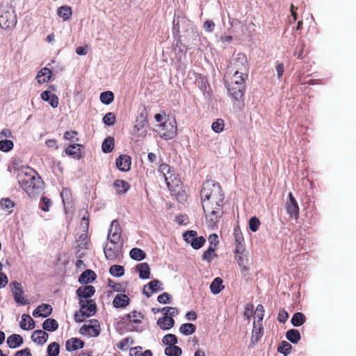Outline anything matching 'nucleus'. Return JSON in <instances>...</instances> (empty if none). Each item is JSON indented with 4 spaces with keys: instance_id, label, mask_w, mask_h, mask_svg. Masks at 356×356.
Instances as JSON below:
<instances>
[{
    "instance_id": "obj_1",
    "label": "nucleus",
    "mask_w": 356,
    "mask_h": 356,
    "mask_svg": "<svg viewBox=\"0 0 356 356\" xmlns=\"http://www.w3.org/2000/svg\"><path fill=\"white\" fill-rule=\"evenodd\" d=\"M200 196L207 223L208 226L213 227L223 214L225 195L222 188L217 181L208 180L202 185Z\"/></svg>"
},
{
    "instance_id": "obj_2",
    "label": "nucleus",
    "mask_w": 356,
    "mask_h": 356,
    "mask_svg": "<svg viewBox=\"0 0 356 356\" xmlns=\"http://www.w3.org/2000/svg\"><path fill=\"white\" fill-rule=\"evenodd\" d=\"M19 184L29 197H34L38 191L41 184V178L32 168H28L26 171L18 175Z\"/></svg>"
},
{
    "instance_id": "obj_3",
    "label": "nucleus",
    "mask_w": 356,
    "mask_h": 356,
    "mask_svg": "<svg viewBox=\"0 0 356 356\" xmlns=\"http://www.w3.org/2000/svg\"><path fill=\"white\" fill-rule=\"evenodd\" d=\"M247 78L248 76L234 74L227 82V88L234 101H238L243 97Z\"/></svg>"
},
{
    "instance_id": "obj_4",
    "label": "nucleus",
    "mask_w": 356,
    "mask_h": 356,
    "mask_svg": "<svg viewBox=\"0 0 356 356\" xmlns=\"http://www.w3.org/2000/svg\"><path fill=\"white\" fill-rule=\"evenodd\" d=\"M17 24L15 11L9 8H0V26L5 30L13 29Z\"/></svg>"
},
{
    "instance_id": "obj_5",
    "label": "nucleus",
    "mask_w": 356,
    "mask_h": 356,
    "mask_svg": "<svg viewBox=\"0 0 356 356\" xmlns=\"http://www.w3.org/2000/svg\"><path fill=\"white\" fill-rule=\"evenodd\" d=\"M159 136L165 140L174 138L177 134V127L176 120L165 121L158 125L156 130Z\"/></svg>"
},
{
    "instance_id": "obj_6",
    "label": "nucleus",
    "mask_w": 356,
    "mask_h": 356,
    "mask_svg": "<svg viewBox=\"0 0 356 356\" xmlns=\"http://www.w3.org/2000/svg\"><path fill=\"white\" fill-rule=\"evenodd\" d=\"M232 70L234 74L248 76L249 65L247 57L244 54L239 53L236 55L233 61Z\"/></svg>"
},
{
    "instance_id": "obj_7",
    "label": "nucleus",
    "mask_w": 356,
    "mask_h": 356,
    "mask_svg": "<svg viewBox=\"0 0 356 356\" xmlns=\"http://www.w3.org/2000/svg\"><path fill=\"white\" fill-rule=\"evenodd\" d=\"M122 242L108 241L104 248L105 257L108 260L114 261L121 253Z\"/></svg>"
},
{
    "instance_id": "obj_8",
    "label": "nucleus",
    "mask_w": 356,
    "mask_h": 356,
    "mask_svg": "<svg viewBox=\"0 0 356 356\" xmlns=\"http://www.w3.org/2000/svg\"><path fill=\"white\" fill-rule=\"evenodd\" d=\"M89 323V324H85L80 328V334L90 337L99 336L101 330L99 321L96 319H91Z\"/></svg>"
},
{
    "instance_id": "obj_9",
    "label": "nucleus",
    "mask_w": 356,
    "mask_h": 356,
    "mask_svg": "<svg viewBox=\"0 0 356 356\" xmlns=\"http://www.w3.org/2000/svg\"><path fill=\"white\" fill-rule=\"evenodd\" d=\"M184 239L191 245L194 249H199L202 248L206 240L203 236H197L195 231L189 230L186 232L183 235Z\"/></svg>"
},
{
    "instance_id": "obj_10",
    "label": "nucleus",
    "mask_w": 356,
    "mask_h": 356,
    "mask_svg": "<svg viewBox=\"0 0 356 356\" xmlns=\"http://www.w3.org/2000/svg\"><path fill=\"white\" fill-rule=\"evenodd\" d=\"M10 286L14 300L17 303L21 305H26L29 303V300L24 297V291L21 283L14 281L10 283Z\"/></svg>"
},
{
    "instance_id": "obj_11",
    "label": "nucleus",
    "mask_w": 356,
    "mask_h": 356,
    "mask_svg": "<svg viewBox=\"0 0 356 356\" xmlns=\"http://www.w3.org/2000/svg\"><path fill=\"white\" fill-rule=\"evenodd\" d=\"M107 240L108 241H122V228L118 220H113L111 222V227L108 230Z\"/></svg>"
},
{
    "instance_id": "obj_12",
    "label": "nucleus",
    "mask_w": 356,
    "mask_h": 356,
    "mask_svg": "<svg viewBox=\"0 0 356 356\" xmlns=\"http://www.w3.org/2000/svg\"><path fill=\"white\" fill-rule=\"evenodd\" d=\"M286 210L291 218H294L296 220L298 218L299 206L291 192L289 193V200L286 203Z\"/></svg>"
},
{
    "instance_id": "obj_13",
    "label": "nucleus",
    "mask_w": 356,
    "mask_h": 356,
    "mask_svg": "<svg viewBox=\"0 0 356 356\" xmlns=\"http://www.w3.org/2000/svg\"><path fill=\"white\" fill-rule=\"evenodd\" d=\"M80 310L86 317L93 316L97 312V305L94 300L89 299L79 301Z\"/></svg>"
},
{
    "instance_id": "obj_14",
    "label": "nucleus",
    "mask_w": 356,
    "mask_h": 356,
    "mask_svg": "<svg viewBox=\"0 0 356 356\" xmlns=\"http://www.w3.org/2000/svg\"><path fill=\"white\" fill-rule=\"evenodd\" d=\"M163 284L159 280H153L143 287V293L149 298L152 293L163 290Z\"/></svg>"
},
{
    "instance_id": "obj_15",
    "label": "nucleus",
    "mask_w": 356,
    "mask_h": 356,
    "mask_svg": "<svg viewBox=\"0 0 356 356\" xmlns=\"http://www.w3.org/2000/svg\"><path fill=\"white\" fill-rule=\"evenodd\" d=\"M263 334L264 328L262 326V321H254L253 323L250 345L254 346L258 343Z\"/></svg>"
},
{
    "instance_id": "obj_16",
    "label": "nucleus",
    "mask_w": 356,
    "mask_h": 356,
    "mask_svg": "<svg viewBox=\"0 0 356 356\" xmlns=\"http://www.w3.org/2000/svg\"><path fill=\"white\" fill-rule=\"evenodd\" d=\"M95 293V289L92 285H86L83 286L79 287L76 293L79 297V300H85L84 299H88L91 298Z\"/></svg>"
},
{
    "instance_id": "obj_17",
    "label": "nucleus",
    "mask_w": 356,
    "mask_h": 356,
    "mask_svg": "<svg viewBox=\"0 0 356 356\" xmlns=\"http://www.w3.org/2000/svg\"><path fill=\"white\" fill-rule=\"evenodd\" d=\"M116 166L117 168L122 172H127L130 170L131 164V156L127 154L120 155L119 157L116 159Z\"/></svg>"
},
{
    "instance_id": "obj_18",
    "label": "nucleus",
    "mask_w": 356,
    "mask_h": 356,
    "mask_svg": "<svg viewBox=\"0 0 356 356\" xmlns=\"http://www.w3.org/2000/svg\"><path fill=\"white\" fill-rule=\"evenodd\" d=\"M81 147H83L82 145L74 143L69 145L65 149V152L68 156H71L76 159H80L83 156V152H81Z\"/></svg>"
},
{
    "instance_id": "obj_19",
    "label": "nucleus",
    "mask_w": 356,
    "mask_h": 356,
    "mask_svg": "<svg viewBox=\"0 0 356 356\" xmlns=\"http://www.w3.org/2000/svg\"><path fill=\"white\" fill-rule=\"evenodd\" d=\"M168 188L171 191H175L177 188L181 184V179L177 175L171 173L169 175H165V178Z\"/></svg>"
},
{
    "instance_id": "obj_20",
    "label": "nucleus",
    "mask_w": 356,
    "mask_h": 356,
    "mask_svg": "<svg viewBox=\"0 0 356 356\" xmlns=\"http://www.w3.org/2000/svg\"><path fill=\"white\" fill-rule=\"evenodd\" d=\"M51 312L52 307L50 305L42 304L34 309L33 316L35 318L39 316L47 317L51 314Z\"/></svg>"
},
{
    "instance_id": "obj_21",
    "label": "nucleus",
    "mask_w": 356,
    "mask_h": 356,
    "mask_svg": "<svg viewBox=\"0 0 356 356\" xmlns=\"http://www.w3.org/2000/svg\"><path fill=\"white\" fill-rule=\"evenodd\" d=\"M43 101L48 102L53 108H56L59 104V99L57 95L51 93L50 91H43L40 95Z\"/></svg>"
},
{
    "instance_id": "obj_22",
    "label": "nucleus",
    "mask_w": 356,
    "mask_h": 356,
    "mask_svg": "<svg viewBox=\"0 0 356 356\" xmlns=\"http://www.w3.org/2000/svg\"><path fill=\"white\" fill-rule=\"evenodd\" d=\"M84 341L78 338H71L66 341L65 347L67 351L72 352L83 348Z\"/></svg>"
},
{
    "instance_id": "obj_23",
    "label": "nucleus",
    "mask_w": 356,
    "mask_h": 356,
    "mask_svg": "<svg viewBox=\"0 0 356 356\" xmlns=\"http://www.w3.org/2000/svg\"><path fill=\"white\" fill-rule=\"evenodd\" d=\"M113 187L118 195H123L129 190L130 184L127 181L116 179L113 182Z\"/></svg>"
},
{
    "instance_id": "obj_24",
    "label": "nucleus",
    "mask_w": 356,
    "mask_h": 356,
    "mask_svg": "<svg viewBox=\"0 0 356 356\" xmlns=\"http://www.w3.org/2000/svg\"><path fill=\"white\" fill-rule=\"evenodd\" d=\"M175 320L171 316H164L157 320V325L163 330H168L175 325Z\"/></svg>"
},
{
    "instance_id": "obj_25",
    "label": "nucleus",
    "mask_w": 356,
    "mask_h": 356,
    "mask_svg": "<svg viewBox=\"0 0 356 356\" xmlns=\"http://www.w3.org/2000/svg\"><path fill=\"white\" fill-rule=\"evenodd\" d=\"M234 238L236 242L235 253H243L244 252L245 248L243 246V236L241 232L238 229H234Z\"/></svg>"
},
{
    "instance_id": "obj_26",
    "label": "nucleus",
    "mask_w": 356,
    "mask_h": 356,
    "mask_svg": "<svg viewBox=\"0 0 356 356\" xmlns=\"http://www.w3.org/2000/svg\"><path fill=\"white\" fill-rule=\"evenodd\" d=\"M52 75V72L48 67L42 68L36 76L37 81L39 83H44L48 82Z\"/></svg>"
},
{
    "instance_id": "obj_27",
    "label": "nucleus",
    "mask_w": 356,
    "mask_h": 356,
    "mask_svg": "<svg viewBox=\"0 0 356 356\" xmlns=\"http://www.w3.org/2000/svg\"><path fill=\"white\" fill-rule=\"evenodd\" d=\"M48 334L42 330H35L31 336L32 340L38 344H44L48 339Z\"/></svg>"
},
{
    "instance_id": "obj_28",
    "label": "nucleus",
    "mask_w": 356,
    "mask_h": 356,
    "mask_svg": "<svg viewBox=\"0 0 356 356\" xmlns=\"http://www.w3.org/2000/svg\"><path fill=\"white\" fill-rule=\"evenodd\" d=\"M129 298L125 294H118L113 301V307L115 308H124L129 303Z\"/></svg>"
},
{
    "instance_id": "obj_29",
    "label": "nucleus",
    "mask_w": 356,
    "mask_h": 356,
    "mask_svg": "<svg viewBox=\"0 0 356 356\" xmlns=\"http://www.w3.org/2000/svg\"><path fill=\"white\" fill-rule=\"evenodd\" d=\"M97 277L95 273L90 269L86 270L79 277V282L81 284L93 282Z\"/></svg>"
},
{
    "instance_id": "obj_30",
    "label": "nucleus",
    "mask_w": 356,
    "mask_h": 356,
    "mask_svg": "<svg viewBox=\"0 0 356 356\" xmlns=\"http://www.w3.org/2000/svg\"><path fill=\"white\" fill-rule=\"evenodd\" d=\"M144 316L141 312L137 311H133L130 314H126L122 320L124 321H129L132 323H140L143 319Z\"/></svg>"
},
{
    "instance_id": "obj_31",
    "label": "nucleus",
    "mask_w": 356,
    "mask_h": 356,
    "mask_svg": "<svg viewBox=\"0 0 356 356\" xmlns=\"http://www.w3.org/2000/svg\"><path fill=\"white\" fill-rule=\"evenodd\" d=\"M194 79H195V84L197 85V86L202 91L206 90L207 86V79L205 76L202 75V74L197 73L193 72L192 73Z\"/></svg>"
},
{
    "instance_id": "obj_32",
    "label": "nucleus",
    "mask_w": 356,
    "mask_h": 356,
    "mask_svg": "<svg viewBox=\"0 0 356 356\" xmlns=\"http://www.w3.org/2000/svg\"><path fill=\"white\" fill-rule=\"evenodd\" d=\"M20 327L25 330H33L35 327V321L29 314H23L20 321Z\"/></svg>"
},
{
    "instance_id": "obj_33",
    "label": "nucleus",
    "mask_w": 356,
    "mask_h": 356,
    "mask_svg": "<svg viewBox=\"0 0 356 356\" xmlns=\"http://www.w3.org/2000/svg\"><path fill=\"white\" fill-rule=\"evenodd\" d=\"M6 342L9 348H16L23 343V339L19 334H13L7 338Z\"/></svg>"
},
{
    "instance_id": "obj_34",
    "label": "nucleus",
    "mask_w": 356,
    "mask_h": 356,
    "mask_svg": "<svg viewBox=\"0 0 356 356\" xmlns=\"http://www.w3.org/2000/svg\"><path fill=\"white\" fill-rule=\"evenodd\" d=\"M136 271L141 279H148L150 275V268L147 263H141L136 266Z\"/></svg>"
},
{
    "instance_id": "obj_35",
    "label": "nucleus",
    "mask_w": 356,
    "mask_h": 356,
    "mask_svg": "<svg viewBox=\"0 0 356 356\" xmlns=\"http://www.w3.org/2000/svg\"><path fill=\"white\" fill-rule=\"evenodd\" d=\"M222 280L220 277H216L213 280L210 285L211 291L213 294L219 293L223 289Z\"/></svg>"
},
{
    "instance_id": "obj_36",
    "label": "nucleus",
    "mask_w": 356,
    "mask_h": 356,
    "mask_svg": "<svg viewBox=\"0 0 356 356\" xmlns=\"http://www.w3.org/2000/svg\"><path fill=\"white\" fill-rule=\"evenodd\" d=\"M305 321L306 317L301 312L295 313L291 319V324L295 327H298L303 325Z\"/></svg>"
},
{
    "instance_id": "obj_37",
    "label": "nucleus",
    "mask_w": 356,
    "mask_h": 356,
    "mask_svg": "<svg viewBox=\"0 0 356 356\" xmlns=\"http://www.w3.org/2000/svg\"><path fill=\"white\" fill-rule=\"evenodd\" d=\"M42 327L48 332H53L58 329V323L53 318H47L42 323Z\"/></svg>"
},
{
    "instance_id": "obj_38",
    "label": "nucleus",
    "mask_w": 356,
    "mask_h": 356,
    "mask_svg": "<svg viewBox=\"0 0 356 356\" xmlns=\"http://www.w3.org/2000/svg\"><path fill=\"white\" fill-rule=\"evenodd\" d=\"M286 339L293 343H297L300 339V333L298 330L291 329L286 333Z\"/></svg>"
},
{
    "instance_id": "obj_39",
    "label": "nucleus",
    "mask_w": 356,
    "mask_h": 356,
    "mask_svg": "<svg viewBox=\"0 0 356 356\" xmlns=\"http://www.w3.org/2000/svg\"><path fill=\"white\" fill-rule=\"evenodd\" d=\"M114 148V138L108 136L104 139L102 145V151L104 153H110Z\"/></svg>"
},
{
    "instance_id": "obj_40",
    "label": "nucleus",
    "mask_w": 356,
    "mask_h": 356,
    "mask_svg": "<svg viewBox=\"0 0 356 356\" xmlns=\"http://www.w3.org/2000/svg\"><path fill=\"white\" fill-rule=\"evenodd\" d=\"M236 259L241 268V272H245L248 270L246 266L248 264V257L243 253H236Z\"/></svg>"
},
{
    "instance_id": "obj_41",
    "label": "nucleus",
    "mask_w": 356,
    "mask_h": 356,
    "mask_svg": "<svg viewBox=\"0 0 356 356\" xmlns=\"http://www.w3.org/2000/svg\"><path fill=\"white\" fill-rule=\"evenodd\" d=\"M77 248L79 249H88L90 239L88 238L87 232L81 234L77 239Z\"/></svg>"
},
{
    "instance_id": "obj_42",
    "label": "nucleus",
    "mask_w": 356,
    "mask_h": 356,
    "mask_svg": "<svg viewBox=\"0 0 356 356\" xmlns=\"http://www.w3.org/2000/svg\"><path fill=\"white\" fill-rule=\"evenodd\" d=\"M196 330V326L192 323H184L179 327V331L184 335L193 334Z\"/></svg>"
},
{
    "instance_id": "obj_43",
    "label": "nucleus",
    "mask_w": 356,
    "mask_h": 356,
    "mask_svg": "<svg viewBox=\"0 0 356 356\" xmlns=\"http://www.w3.org/2000/svg\"><path fill=\"white\" fill-rule=\"evenodd\" d=\"M130 257L136 261H141L145 258V252L138 248H132L130 251Z\"/></svg>"
},
{
    "instance_id": "obj_44",
    "label": "nucleus",
    "mask_w": 356,
    "mask_h": 356,
    "mask_svg": "<svg viewBox=\"0 0 356 356\" xmlns=\"http://www.w3.org/2000/svg\"><path fill=\"white\" fill-rule=\"evenodd\" d=\"M165 354L168 356H181L182 350L179 346L175 345L167 346L165 348Z\"/></svg>"
},
{
    "instance_id": "obj_45",
    "label": "nucleus",
    "mask_w": 356,
    "mask_h": 356,
    "mask_svg": "<svg viewBox=\"0 0 356 356\" xmlns=\"http://www.w3.org/2000/svg\"><path fill=\"white\" fill-rule=\"evenodd\" d=\"M100 100L104 104H110L114 100V94L111 91H104L100 94Z\"/></svg>"
},
{
    "instance_id": "obj_46",
    "label": "nucleus",
    "mask_w": 356,
    "mask_h": 356,
    "mask_svg": "<svg viewBox=\"0 0 356 356\" xmlns=\"http://www.w3.org/2000/svg\"><path fill=\"white\" fill-rule=\"evenodd\" d=\"M291 344L286 341H282L277 347V351L283 354L284 356H287L291 353Z\"/></svg>"
},
{
    "instance_id": "obj_47",
    "label": "nucleus",
    "mask_w": 356,
    "mask_h": 356,
    "mask_svg": "<svg viewBox=\"0 0 356 356\" xmlns=\"http://www.w3.org/2000/svg\"><path fill=\"white\" fill-rule=\"evenodd\" d=\"M58 15L64 21L68 20L72 15V9L69 6H61L58 10Z\"/></svg>"
},
{
    "instance_id": "obj_48",
    "label": "nucleus",
    "mask_w": 356,
    "mask_h": 356,
    "mask_svg": "<svg viewBox=\"0 0 356 356\" xmlns=\"http://www.w3.org/2000/svg\"><path fill=\"white\" fill-rule=\"evenodd\" d=\"M60 353V346L57 342L51 343L47 347L48 356H58Z\"/></svg>"
},
{
    "instance_id": "obj_49",
    "label": "nucleus",
    "mask_w": 356,
    "mask_h": 356,
    "mask_svg": "<svg viewBox=\"0 0 356 356\" xmlns=\"http://www.w3.org/2000/svg\"><path fill=\"white\" fill-rule=\"evenodd\" d=\"M109 273L115 277H121L124 273V268L120 265H113L110 267Z\"/></svg>"
},
{
    "instance_id": "obj_50",
    "label": "nucleus",
    "mask_w": 356,
    "mask_h": 356,
    "mask_svg": "<svg viewBox=\"0 0 356 356\" xmlns=\"http://www.w3.org/2000/svg\"><path fill=\"white\" fill-rule=\"evenodd\" d=\"M162 342L165 345H168V346H171L177 343V338L173 334H168L165 335L162 339Z\"/></svg>"
},
{
    "instance_id": "obj_51",
    "label": "nucleus",
    "mask_w": 356,
    "mask_h": 356,
    "mask_svg": "<svg viewBox=\"0 0 356 356\" xmlns=\"http://www.w3.org/2000/svg\"><path fill=\"white\" fill-rule=\"evenodd\" d=\"M0 207L3 210H8L15 207V203L8 197L2 198L0 200Z\"/></svg>"
},
{
    "instance_id": "obj_52",
    "label": "nucleus",
    "mask_w": 356,
    "mask_h": 356,
    "mask_svg": "<svg viewBox=\"0 0 356 356\" xmlns=\"http://www.w3.org/2000/svg\"><path fill=\"white\" fill-rule=\"evenodd\" d=\"M14 147L13 142L10 140H0V150L2 152H9Z\"/></svg>"
},
{
    "instance_id": "obj_53",
    "label": "nucleus",
    "mask_w": 356,
    "mask_h": 356,
    "mask_svg": "<svg viewBox=\"0 0 356 356\" xmlns=\"http://www.w3.org/2000/svg\"><path fill=\"white\" fill-rule=\"evenodd\" d=\"M212 241H211V245L208 248V249L204 251V254H203V259L208 261H211L214 256H216L215 253H214V251H215V247H213L212 246Z\"/></svg>"
},
{
    "instance_id": "obj_54",
    "label": "nucleus",
    "mask_w": 356,
    "mask_h": 356,
    "mask_svg": "<svg viewBox=\"0 0 356 356\" xmlns=\"http://www.w3.org/2000/svg\"><path fill=\"white\" fill-rule=\"evenodd\" d=\"M115 121V115L111 112L107 113L103 118V122L108 126H113Z\"/></svg>"
},
{
    "instance_id": "obj_55",
    "label": "nucleus",
    "mask_w": 356,
    "mask_h": 356,
    "mask_svg": "<svg viewBox=\"0 0 356 356\" xmlns=\"http://www.w3.org/2000/svg\"><path fill=\"white\" fill-rule=\"evenodd\" d=\"M225 123L223 120L218 119L211 125L212 130L216 133H220L224 129Z\"/></svg>"
},
{
    "instance_id": "obj_56",
    "label": "nucleus",
    "mask_w": 356,
    "mask_h": 356,
    "mask_svg": "<svg viewBox=\"0 0 356 356\" xmlns=\"http://www.w3.org/2000/svg\"><path fill=\"white\" fill-rule=\"evenodd\" d=\"M259 225H260V221L257 217L254 216L250 219L249 227L252 232H257L259 227Z\"/></svg>"
},
{
    "instance_id": "obj_57",
    "label": "nucleus",
    "mask_w": 356,
    "mask_h": 356,
    "mask_svg": "<svg viewBox=\"0 0 356 356\" xmlns=\"http://www.w3.org/2000/svg\"><path fill=\"white\" fill-rule=\"evenodd\" d=\"M52 203L49 198L47 197H42V204L40 205V208L43 211H48L49 210L50 207L51 206Z\"/></svg>"
},
{
    "instance_id": "obj_58",
    "label": "nucleus",
    "mask_w": 356,
    "mask_h": 356,
    "mask_svg": "<svg viewBox=\"0 0 356 356\" xmlns=\"http://www.w3.org/2000/svg\"><path fill=\"white\" fill-rule=\"evenodd\" d=\"M305 47L304 42L298 44L294 51V56H296L298 58H302Z\"/></svg>"
},
{
    "instance_id": "obj_59",
    "label": "nucleus",
    "mask_w": 356,
    "mask_h": 356,
    "mask_svg": "<svg viewBox=\"0 0 356 356\" xmlns=\"http://www.w3.org/2000/svg\"><path fill=\"white\" fill-rule=\"evenodd\" d=\"M159 171L163 175L164 178H165V175H169L172 173L171 167L167 164H161L159 168Z\"/></svg>"
},
{
    "instance_id": "obj_60",
    "label": "nucleus",
    "mask_w": 356,
    "mask_h": 356,
    "mask_svg": "<svg viewBox=\"0 0 356 356\" xmlns=\"http://www.w3.org/2000/svg\"><path fill=\"white\" fill-rule=\"evenodd\" d=\"M289 318V314L284 309L280 310L277 315V320L279 322L284 323Z\"/></svg>"
},
{
    "instance_id": "obj_61",
    "label": "nucleus",
    "mask_w": 356,
    "mask_h": 356,
    "mask_svg": "<svg viewBox=\"0 0 356 356\" xmlns=\"http://www.w3.org/2000/svg\"><path fill=\"white\" fill-rule=\"evenodd\" d=\"M170 294L165 292L158 296L157 300L159 303L166 304L170 302Z\"/></svg>"
},
{
    "instance_id": "obj_62",
    "label": "nucleus",
    "mask_w": 356,
    "mask_h": 356,
    "mask_svg": "<svg viewBox=\"0 0 356 356\" xmlns=\"http://www.w3.org/2000/svg\"><path fill=\"white\" fill-rule=\"evenodd\" d=\"M257 316L258 320L257 321H262L264 316V307L262 305H258L256 308Z\"/></svg>"
},
{
    "instance_id": "obj_63",
    "label": "nucleus",
    "mask_w": 356,
    "mask_h": 356,
    "mask_svg": "<svg viewBox=\"0 0 356 356\" xmlns=\"http://www.w3.org/2000/svg\"><path fill=\"white\" fill-rule=\"evenodd\" d=\"M215 27V23L212 20H207L204 22L203 28L207 32H211Z\"/></svg>"
},
{
    "instance_id": "obj_64",
    "label": "nucleus",
    "mask_w": 356,
    "mask_h": 356,
    "mask_svg": "<svg viewBox=\"0 0 356 356\" xmlns=\"http://www.w3.org/2000/svg\"><path fill=\"white\" fill-rule=\"evenodd\" d=\"M77 135L78 132L76 131H67L65 132L63 138L67 140H72Z\"/></svg>"
}]
</instances>
